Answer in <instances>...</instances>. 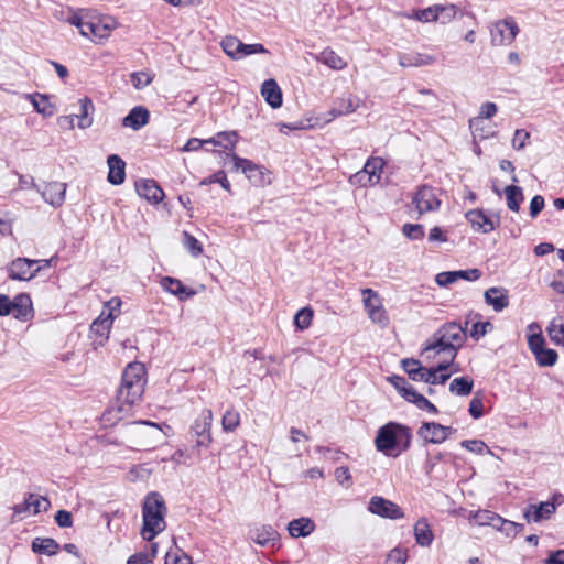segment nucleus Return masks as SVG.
Instances as JSON below:
<instances>
[{"label":"nucleus","mask_w":564,"mask_h":564,"mask_svg":"<svg viewBox=\"0 0 564 564\" xmlns=\"http://www.w3.org/2000/svg\"><path fill=\"white\" fill-rule=\"evenodd\" d=\"M467 326L468 321L464 325L455 321L443 324L425 340L421 356L427 361L438 355L451 356L454 360L467 339Z\"/></svg>","instance_id":"1"},{"label":"nucleus","mask_w":564,"mask_h":564,"mask_svg":"<svg viewBox=\"0 0 564 564\" xmlns=\"http://www.w3.org/2000/svg\"><path fill=\"white\" fill-rule=\"evenodd\" d=\"M411 441L412 432L410 427L389 422L378 430L375 445L377 451L386 456L398 457L410 447Z\"/></svg>","instance_id":"2"},{"label":"nucleus","mask_w":564,"mask_h":564,"mask_svg":"<svg viewBox=\"0 0 564 564\" xmlns=\"http://www.w3.org/2000/svg\"><path fill=\"white\" fill-rule=\"evenodd\" d=\"M165 513L166 506L163 497L155 491L148 494L142 506L143 525L141 535L143 540L151 542L165 529Z\"/></svg>","instance_id":"3"},{"label":"nucleus","mask_w":564,"mask_h":564,"mask_svg":"<svg viewBox=\"0 0 564 564\" xmlns=\"http://www.w3.org/2000/svg\"><path fill=\"white\" fill-rule=\"evenodd\" d=\"M144 392L142 383L134 384H120L116 404L109 406L102 414V422L108 425H113L120 421L124 414H128L131 406L135 404Z\"/></svg>","instance_id":"4"},{"label":"nucleus","mask_w":564,"mask_h":564,"mask_svg":"<svg viewBox=\"0 0 564 564\" xmlns=\"http://www.w3.org/2000/svg\"><path fill=\"white\" fill-rule=\"evenodd\" d=\"M402 368L413 381H422L429 384H444L451 373H440L435 368H426L416 359H403Z\"/></svg>","instance_id":"5"},{"label":"nucleus","mask_w":564,"mask_h":564,"mask_svg":"<svg viewBox=\"0 0 564 564\" xmlns=\"http://www.w3.org/2000/svg\"><path fill=\"white\" fill-rule=\"evenodd\" d=\"M440 206L441 200L437 198L434 188L423 185L413 194L409 209L411 214L416 213V218H419L426 213L437 210Z\"/></svg>","instance_id":"6"},{"label":"nucleus","mask_w":564,"mask_h":564,"mask_svg":"<svg viewBox=\"0 0 564 564\" xmlns=\"http://www.w3.org/2000/svg\"><path fill=\"white\" fill-rule=\"evenodd\" d=\"M362 294V303L365 310L369 316V318L380 325L381 327H386L389 324V317L387 312L382 305V301L379 294L372 289H364L361 291Z\"/></svg>","instance_id":"7"},{"label":"nucleus","mask_w":564,"mask_h":564,"mask_svg":"<svg viewBox=\"0 0 564 564\" xmlns=\"http://www.w3.org/2000/svg\"><path fill=\"white\" fill-rule=\"evenodd\" d=\"M519 33V28L512 18L495 22L490 26L491 44L496 46L509 45Z\"/></svg>","instance_id":"8"},{"label":"nucleus","mask_w":564,"mask_h":564,"mask_svg":"<svg viewBox=\"0 0 564 564\" xmlns=\"http://www.w3.org/2000/svg\"><path fill=\"white\" fill-rule=\"evenodd\" d=\"M115 26L116 22L111 18L100 19L97 17H89L85 32H83V36L88 37L95 43H100L110 36Z\"/></svg>","instance_id":"9"},{"label":"nucleus","mask_w":564,"mask_h":564,"mask_svg":"<svg viewBox=\"0 0 564 564\" xmlns=\"http://www.w3.org/2000/svg\"><path fill=\"white\" fill-rule=\"evenodd\" d=\"M212 423L213 412L209 409H204L195 419L192 425V432L197 437V447H208L209 444L212 443Z\"/></svg>","instance_id":"10"},{"label":"nucleus","mask_w":564,"mask_h":564,"mask_svg":"<svg viewBox=\"0 0 564 564\" xmlns=\"http://www.w3.org/2000/svg\"><path fill=\"white\" fill-rule=\"evenodd\" d=\"M120 305L121 302L119 299H111L107 303V306L109 307L107 317L101 318L102 316H100L93 322L90 330L91 333L100 336L101 339L99 340V344H102V341L108 338L112 321L120 314ZM101 315H104V313Z\"/></svg>","instance_id":"11"},{"label":"nucleus","mask_w":564,"mask_h":564,"mask_svg":"<svg viewBox=\"0 0 564 564\" xmlns=\"http://www.w3.org/2000/svg\"><path fill=\"white\" fill-rule=\"evenodd\" d=\"M39 263L37 260H30L28 258H17L8 267V275L12 280L30 281L33 279L41 267L34 268Z\"/></svg>","instance_id":"12"},{"label":"nucleus","mask_w":564,"mask_h":564,"mask_svg":"<svg viewBox=\"0 0 564 564\" xmlns=\"http://www.w3.org/2000/svg\"><path fill=\"white\" fill-rule=\"evenodd\" d=\"M368 511L381 518L391 520H397L404 517V512L397 503L380 496H373L370 499Z\"/></svg>","instance_id":"13"},{"label":"nucleus","mask_w":564,"mask_h":564,"mask_svg":"<svg viewBox=\"0 0 564 564\" xmlns=\"http://www.w3.org/2000/svg\"><path fill=\"white\" fill-rule=\"evenodd\" d=\"M227 156L231 158L234 170L241 171L250 182L256 185L264 182V173L259 165L248 159L238 156L236 153H228Z\"/></svg>","instance_id":"14"},{"label":"nucleus","mask_w":564,"mask_h":564,"mask_svg":"<svg viewBox=\"0 0 564 564\" xmlns=\"http://www.w3.org/2000/svg\"><path fill=\"white\" fill-rule=\"evenodd\" d=\"M481 276V271L479 269H467V270H458V271H444L435 276V282L441 288H447L448 285L455 283L458 280L466 281H477Z\"/></svg>","instance_id":"15"},{"label":"nucleus","mask_w":564,"mask_h":564,"mask_svg":"<svg viewBox=\"0 0 564 564\" xmlns=\"http://www.w3.org/2000/svg\"><path fill=\"white\" fill-rule=\"evenodd\" d=\"M360 105L361 99L359 97L347 93L334 100L329 115H332L333 118L347 116L355 112Z\"/></svg>","instance_id":"16"},{"label":"nucleus","mask_w":564,"mask_h":564,"mask_svg":"<svg viewBox=\"0 0 564 564\" xmlns=\"http://www.w3.org/2000/svg\"><path fill=\"white\" fill-rule=\"evenodd\" d=\"M37 192L41 194L45 203L53 207H59L65 200L66 184L61 182H50L44 185Z\"/></svg>","instance_id":"17"},{"label":"nucleus","mask_w":564,"mask_h":564,"mask_svg":"<svg viewBox=\"0 0 564 564\" xmlns=\"http://www.w3.org/2000/svg\"><path fill=\"white\" fill-rule=\"evenodd\" d=\"M466 219L470 223L471 227L484 234L492 231L499 225V218L495 220L492 217L486 215L481 209H473L466 213Z\"/></svg>","instance_id":"18"},{"label":"nucleus","mask_w":564,"mask_h":564,"mask_svg":"<svg viewBox=\"0 0 564 564\" xmlns=\"http://www.w3.org/2000/svg\"><path fill=\"white\" fill-rule=\"evenodd\" d=\"M135 191L138 195L150 203L158 204L164 197L163 189L154 180H139L135 182Z\"/></svg>","instance_id":"19"},{"label":"nucleus","mask_w":564,"mask_h":564,"mask_svg":"<svg viewBox=\"0 0 564 564\" xmlns=\"http://www.w3.org/2000/svg\"><path fill=\"white\" fill-rule=\"evenodd\" d=\"M11 307L14 318L26 322L33 316L32 300L29 294L20 293L11 300Z\"/></svg>","instance_id":"20"},{"label":"nucleus","mask_w":564,"mask_h":564,"mask_svg":"<svg viewBox=\"0 0 564 564\" xmlns=\"http://www.w3.org/2000/svg\"><path fill=\"white\" fill-rule=\"evenodd\" d=\"M444 425L435 422H424L417 430V435L425 442L431 444H441L446 441L444 435Z\"/></svg>","instance_id":"21"},{"label":"nucleus","mask_w":564,"mask_h":564,"mask_svg":"<svg viewBox=\"0 0 564 564\" xmlns=\"http://www.w3.org/2000/svg\"><path fill=\"white\" fill-rule=\"evenodd\" d=\"M556 510L555 502L545 501L540 505H530L523 513L528 522H540L549 519Z\"/></svg>","instance_id":"22"},{"label":"nucleus","mask_w":564,"mask_h":564,"mask_svg":"<svg viewBox=\"0 0 564 564\" xmlns=\"http://www.w3.org/2000/svg\"><path fill=\"white\" fill-rule=\"evenodd\" d=\"M149 110L142 106H137L123 118L122 126L138 131L149 122Z\"/></svg>","instance_id":"23"},{"label":"nucleus","mask_w":564,"mask_h":564,"mask_svg":"<svg viewBox=\"0 0 564 564\" xmlns=\"http://www.w3.org/2000/svg\"><path fill=\"white\" fill-rule=\"evenodd\" d=\"M109 173H108V182L112 185H120L124 182L126 178V163L117 154H111L107 159Z\"/></svg>","instance_id":"24"},{"label":"nucleus","mask_w":564,"mask_h":564,"mask_svg":"<svg viewBox=\"0 0 564 564\" xmlns=\"http://www.w3.org/2000/svg\"><path fill=\"white\" fill-rule=\"evenodd\" d=\"M261 95L272 108L276 109L282 106V91L274 79H267L263 82L261 86Z\"/></svg>","instance_id":"25"},{"label":"nucleus","mask_w":564,"mask_h":564,"mask_svg":"<svg viewBox=\"0 0 564 564\" xmlns=\"http://www.w3.org/2000/svg\"><path fill=\"white\" fill-rule=\"evenodd\" d=\"M251 539L261 546L274 545L279 540V533L272 525H260L251 531Z\"/></svg>","instance_id":"26"},{"label":"nucleus","mask_w":564,"mask_h":564,"mask_svg":"<svg viewBox=\"0 0 564 564\" xmlns=\"http://www.w3.org/2000/svg\"><path fill=\"white\" fill-rule=\"evenodd\" d=\"M414 538L417 545L429 547L434 541V533L426 518H420L414 524Z\"/></svg>","instance_id":"27"},{"label":"nucleus","mask_w":564,"mask_h":564,"mask_svg":"<svg viewBox=\"0 0 564 564\" xmlns=\"http://www.w3.org/2000/svg\"><path fill=\"white\" fill-rule=\"evenodd\" d=\"M398 59L402 67H421L435 62L434 56L422 53H399Z\"/></svg>","instance_id":"28"},{"label":"nucleus","mask_w":564,"mask_h":564,"mask_svg":"<svg viewBox=\"0 0 564 564\" xmlns=\"http://www.w3.org/2000/svg\"><path fill=\"white\" fill-rule=\"evenodd\" d=\"M288 530L292 538H305L314 532L315 523L311 518L301 517L289 522Z\"/></svg>","instance_id":"29"},{"label":"nucleus","mask_w":564,"mask_h":564,"mask_svg":"<svg viewBox=\"0 0 564 564\" xmlns=\"http://www.w3.org/2000/svg\"><path fill=\"white\" fill-rule=\"evenodd\" d=\"M484 296L485 302L492 306L496 312H501L509 304L507 292L501 288H489Z\"/></svg>","instance_id":"30"},{"label":"nucleus","mask_w":564,"mask_h":564,"mask_svg":"<svg viewBox=\"0 0 564 564\" xmlns=\"http://www.w3.org/2000/svg\"><path fill=\"white\" fill-rule=\"evenodd\" d=\"M160 284L163 290L173 295H177L181 300L191 297L195 294L194 291L188 290L180 280L175 278L164 276L162 278Z\"/></svg>","instance_id":"31"},{"label":"nucleus","mask_w":564,"mask_h":564,"mask_svg":"<svg viewBox=\"0 0 564 564\" xmlns=\"http://www.w3.org/2000/svg\"><path fill=\"white\" fill-rule=\"evenodd\" d=\"M134 384L142 383L145 384L144 380V367L140 362H132L127 366L122 373L121 384Z\"/></svg>","instance_id":"32"},{"label":"nucleus","mask_w":564,"mask_h":564,"mask_svg":"<svg viewBox=\"0 0 564 564\" xmlns=\"http://www.w3.org/2000/svg\"><path fill=\"white\" fill-rule=\"evenodd\" d=\"M383 165L384 162L381 158L372 156L367 160L361 171L368 175L369 184L373 185L380 181Z\"/></svg>","instance_id":"33"},{"label":"nucleus","mask_w":564,"mask_h":564,"mask_svg":"<svg viewBox=\"0 0 564 564\" xmlns=\"http://www.w3.org/2000/svg\"><path fill=\"white\" fill-rule=\"evenodd\" d=\"M93 111L94 104L89 98L79 99V113H76L74 118L78 120V128L86 129L93 123Z\"/></svg>","instance_id":"34"},{"label":"nucleus","mask_w":564,"mask_h":564,"mask_svg":"<svg viewBox=\"0 0 564 564\" xmlns=\"http://www.w3.org/2000/svg\"><path fill=\"white\" fill-rule=\"evenodd\" d=\"M31 547L34 553L52 556L58 552L59 544L51 538H35Z\"/></svg>","instance_id":"35"},{"label":"nucleus","mask_w":564,"mask_h":564,"mask_svg":"<svg viewBox=\"0 0 564 564\" xmlns=\"http://www.w3.org/2000/svg\"><path fill=\"white\" fill-rule=\"evenodd\" d=\"M469 128L475 139H488L495 134L491 124L486 120L484 121L482 118L470 119Z\"/></svg>","instance_id":"36"},{"label":"nucleus","mask_w":564,"mask_h":564,"mask_svg":"<svg viewBox=\"0 0 564 564\" xmlns=\"http://www.w3.org/2000/svg\"><path fill=\"white\" fill-rule=\"evenodd\" d=\"M26 99L31 101L36 112L44 117H51L54 115V107L48 101L47 96L41 94L26 95Z\"/></svg>","instance_id":"37"},{"label":"nucleus","mask_w":564,"mask_h":564,"mask_svg":"<svg viewBox=\"0 0 564 564\" xmlns=\"http://www.w3.org/2000/svg\"><path fill=\"white\" fill-rule=\"evenodd\" d=\"M238 141V134L236 131H223L218 132L215 137L206 139V142L215 145L223 147L224 149L231 150Z\"/></svg>","instance_id":"38"},{"label":"nucleus","mask_w":564,"mask_h":564,"mask_svg":"<svg viewBox=\"0 0 564 564\" xmlns=\"http://www.w3.org/2000/svg\"><path fill=\"white\" fill-rule=\"evenodd\" d=\"M528 329L530 330V334L528 335V345L534 355L535 351L545 347V339L542 335L540 326L536 323H531L528 326Z\"/></svg>","instance_id":"39"},{"label":"nucleus","mask_w":564,"mask_h":564,"mask_svg":"<svg viewBox=\"0 0 564 564\" xmlns=\"http://www.w3.org/2000/svg\"><path fill=\"white\" fill-rule=\"evenodd\" d=\"M317 61L327 65L332 69H343L346 67V62L336 54L333 50L325 48L317 56Z\"/></svg>","instance_id":"40"},{"label":"nucleus","mask_w":564,"mask_h":564,"mask_svg":"<svg viewBox=\"0 0 564 564\" xmlns=\"http://www.w3.org/2000/svg\"><path fill=\"white\" fill-rule=\"evenodd\" d=\"M474 388V381L468 377H459L452 380L449 391L453 394L465 397L468 395Z\"/></svg>","instance_id":"41"},{"label":"nucleus","mask_w":564,"mask_h":564,"mask_svg":"<svg viewBox=\"0 0 564 564\" xmlns=\"http://www.w3.org/2000/svg\"><path fill=\"white\" fill-rule=\"evenodd\" d=\"M505 194L508 208L512 212H519L520 204L524 198L521 187L509 185L505 188Z\"/></svg>","instance_id":"42"},{"label":"nucleus","mask_w":564,"mask_h":564,"mask_svg":"<svg viewBox=\"0 0 564 564\" xmlns=\"http://www.w3.org/2000/svg\"><path fill=\"white\" fill-rule=\"evenodd\" d=\"M158 554V543H152L149 551L138 552L127 560V564H149Z\"/></svg>","instance_id":"43"},{"label":"nucleus","mask_w":564,"mask_h":564,"mask_svg":"<svg viewBox=\"0 0 564 564\" xmlns=\"http://www.w3.org/2000/svg\"><path fill=\"white\" fill-rule=\"evenodd\" d=\"M534 357L540 367H552L556 364L558 355L554 349L544 347L535 351Z\"/></svg>","instance_id":"44"},{"label":"nucleus","mask_w":564,"mask_h":564,"mask_svg":"<svg viewBox=\"0 0 564 564\" xmlns=\"http://www.w3.org/2000/svg\"><path fill=\"white\" fill-rule=\"evenodd\" d=\"M224 52L232 59H241L240 47L241 41L235 36H226L221 41Z\"/></svg>","instance_id":"45"},{"label":"nucleus","mask_w":564,"mask_h":564,"mask_svg":"<svg viewBox=\"0 0 564 564\" xmlns=\"http://www.w3.org/2000/svg\"><path fill=\"white\" fill-rule=\"evenodd\" d=\"M391 384L398 390V392L409 402L410 393H415L416 390L408 382L404 377L392 376L390 377Z\"/></svg>","instance_id":"46"},{"label":"nucleus","mask_w":564,"mask_h":564,"mask_svg":"<svg viewBox=\"0 0 564 564\" xmlns=\"http://www.w3.org/2000/svg\"><path fill=\"white\" fill-rule=\"evenodd\" d=\"M240 424V414L234 409L227 410L221 419V426L225 432L235 431Z\"/></svg>","instance_id":"47"},{"label":"nucleus","mask_w":564,"mask_h":564,"mask_svg":"<svg viewBox=\"0 0 564 564\" xmlns=\"http://www.w3.org/2000/svg\"><path fill=\"white\" fill-rule=\"evenodd\" d=\"M314 312L311 307H303L294 316V325L296 328L304 330L310 327Z\"/></svg>","instance_id":"48"},{"label":"nucleus","mask_w":564,"mask_h":564,"mask_svg":"<svg viewBox=\"0 0 564 564\" xmlns=\"http://www.w3.org/2000/svg\"><path fill=\"white\" fill-rule=\"evenodd\" d=\"M410 398L409 402L415 404L420 410L427 411L432 414L438 412L437 408L417 391L412 394L410 393Z\"/></svg>","instance_id":"49"},{"label":"nucleus","mask_w":564,"mask_h":564,"mask_svg":"<svg viewBox=\"0 0 564 564\" xmlns=\"http://www.w3.org/2000/svg\"><path fill=\"white\" fill-rule=\"evenodd\" d=\"M550 339L555 345L564 344V324L557 323L556 319H553L546 328Z\"/></svg>","instance_id":"50"},{"label":"nucleus","mask_w":564,"mask_h":564,"mask_svg":"<svg viewBox=\"0 0 564 564\" xmlns=\"http://www.w3.org/2000/svg\"><path fill=\"white\" fill-rule=\"evenodd\" d=\"M402 232L410 240H421L425 235L424 226L421 224H404Z\"/></svg>","instance_id":"51"},{"label":"nucleus","mask_w":564,"mask_h":564,"mask_svg":"<svg viewBox=\"0 0 564 564\" xmlns=\"http://www.w3.org/2000/svg\"><path fill=\"white\" fill-rule=\"evenodd\" d=\"M457 14V7L455 4H437V18L446 24L451 22Z\"/></svg>","instance_id":"52"},{"label":"nucleus","mask_w":564,"mask_h":564,"mask_svg":"<svg viewBox=\"0 0 564 564\" xmlns=\"http://www.w3.org/2000/svg\"><path fill=\"white\" fill-rule=\"evenodd\" d=\"M213 183H218V184H220V186L224 189L230 191V183H229V181H228V178L226 176V173L224 171H221V170L217 171L213 175L202 180L199 185L200 186H206V185H209V184H213Z\"/></svg>","instance_id":"53"},{"label":"nucleus","mask_w":564,"mask_h":564,"mask_svg":"<svg viewBox=\"0 0 564 564\" xmlns=\"http://www.w3.org/2000/svg\"><path fill=\"white\" fill-rule=\"evenodd\" d=\"M460 446L471 453H476L479 455L490 452L485 442L479 440H465L460 442Z\"/></svg>","instance_id":"54"},{"label":"nucleus","mask_w":564,"mask_h":564,"mask_svg":"<svg viewBox=\"0 0 564 564\" xmlns=\"http://www.w3.org/2000/svg\"><path fill=\"white\" fill-rule=\"evenodd\" d=\"M131 84L135 89H142L149 86L152 82V77L145 72H134L130 75Z\"/></svg>","instance_id":"55"},{"label":"nucleus","mask_w":564,"mask_h":564,"mask_svg":"<svg viewBox=\"0 0 564 564\" xmlns=\"http://www.w3.org/2000/svg\"><path fill=\"white\" fill-rule=\"evenodd\" d=\"M468 412L474 419H480L484 415V402L482 398L478 394L474 395V398L469 402Z\"/></svg>","instance_id":"56"},{"label":"nucleus","mask_w":564,"mask_h":564,"mask_svg":"<svg viewBox=\"0 0 564 564\" xmlns=\"http://www.w3.org/2000/svg\"><path fill=\"white\" fill-rule=\"evenodd\" d=\"M184 246L195 257L200 254L203 251L199 241L186 231H184Z\"/></svg>","instance_id":"57"},{"label":"nucleus","mask_w":564,"mask_h":564,"mask_svg":"<svg viewBox=\"0 0 564 564\" xmlns=\"http://www.w3.org/2000/svg\"><path fill=\"white\" fill-rule=\"evenodd\" d=\"M523 530V524L507 520L500 528V532L507 538H514L520 531Z\"/></svg>","instance_id":"58"},{"label":"nucleus","mask_w":564,"mask_h":564,"mask_svg":"<svg viewBox=\"0 0 564 564\" xmlns=\"http://www.w3.org/2000/svg\"><path fill=\"white\" fill-rule=\"evenodd\" d=\"M268 53V50L260 43L254 44H245L241 42L240 54L241 58L252 55V54H261Z\"/></svg>","instance_id":"59"},{"label":"nucleus","mask_w":564,"mask_h":564,"mask_svg":"<svg viewBox=\"0 0 564 564\" xmlns=\"http://www.w3.org/2000/svg\"><path fill=\"white\" fill-rule=\"evenodd\" d=\"M492 325L489 322H478L475 323L469 330V335L475 340H478L480 337L485 336L488 333V329H491Z\"/></svg>","instance_id":"60"},{"label":"nucleus","mask_w":564,"mask_h":564,"mask_svg":"<svg viewBox=\"0 0 564 564\" xmlns=\"http://www.w3.org/2000/svg\"><path fill=\"white\" fill-rule=\"evenodd\" d=\"M30 496V501L32 502V513L33 514H36L39 513L41 510H44L46 511L50 506H51V502L44 498V497H39V496H35V495H29Z\"/></svg>","instance_id":"61"},{"label":"nucleus","mask_w":564,"mask_h":564,"mask_svg":"<svg viewBox=\"0 0 564 564\" xmlns=\"http://www.w3.org/2000/svg\"><path fill=\"white\" fill-rule=\"evenodd\" d=\"M406 560L408 551L399 547L391 550L387 558L390 564H405Z\"/></svg>","instance_id":"62"},{"label":"nucleus","mask_w":564,"mask_h":564,"mask_svg":"<svg viewBox=\"0 0 564 564\" xmlns=\"http://www.w3.org/2000/svg\"><path fill=\"white\" fill-rule=\"evenodd\" d=\"M529 138H530V133L528 131H525L523 129L516 130L513 138H512V147L516 150H522L525 147Z\"/></svg>","instance_id":"63"},{"label":"nucleus","mask_w":564,"mask_h":564,"mask_svg":"<svg viewBox=\"0 0 564 564\" xmlns=\"http://www.w3.org/2000/svg\"><path fill=\"white\" fill-rule=\"evenodd\" d=\"M437 4L420 10L419 21L423 23L437 21Z\"/></svg>","instance_id":"64"}]
</instances>
